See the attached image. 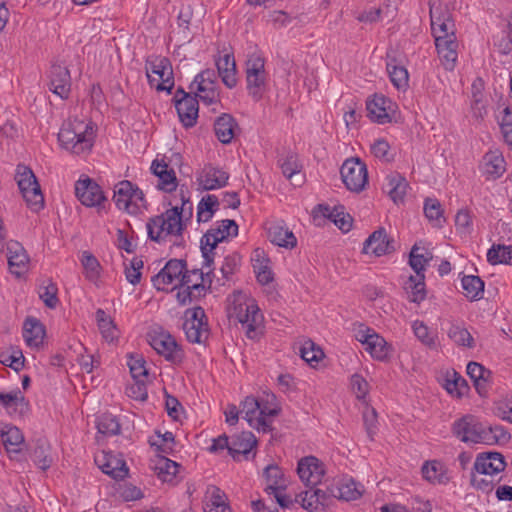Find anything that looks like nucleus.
<instances>
[{
    "instance_id": "54",
    "label": "nucleus",
    "mask_w": 512,
    "mask_h": 512,
    "mask_svg": "<svg viewBox=\"0 0 512 512\" xmlns=\"http://www.w3.org/2000/svg\"><path fill=\"white\" fill-rule=\"evenodd\" d=\"M444 210L441 203L435 198H426L424 202V214L429 221H434L436 226L441 227L445 222Z\"/></svg>"
},
{
    "instance_id": "22",
    "label": "nucleus",
    "mask_w": 512,
    "mask_h": 512,
    "mask_svg": "<svg viewBox=\"0 0 512 512\" xmlns=\"http://www.w3.org/2000/svg\"><path fill=\"white\" fill-rule=\"evenodd\" d=\"M266 231L268 239L277 246L293 249L297 245V238L283 221L267 223Z\"/></svg>"
},
{
    "instance_id": "25",
    "label": "nucleus",
    "mask_w": 512,
    "mask_h": 512,
    "mask_svg": "<svg viewBox=\"0 0 512 512\" xmlns=\"http://www.w3.org/2000/svg\"><path fill=\"white\" fill-rule=\"evenodd\" d=\"M229 174L221 168L207 165L203 168L199 177V183L204 190H215L225 187L228 183Z\"/></svg>"
},
{
    "instance_id": "18",
    "label": "nucleus",
    "mask_w": 512,
    "mask_h": 512,
    "mask_svg": "<svg viewBox=\"0 0 512 512\" xmlns=\"http://www.w3.org/2000/svg\"><path fill=\"white\" fill-rule=\"evenodd\" d=\"M6 256L9 270L13 275L20 277L28 271L29 257L21 243L9 241Z\"/></svg>"
},
{
    "instance_id": "20",
    "label": "nucleus",
    "mask_w": 512,
    "mask_h": 512,
    "mask_svg": "<svg viewBox=\"0 0 512 512\" xmlns=\"http://www.w3.org/2000/svg\"><path fill=\"white\" fill-rule=\"evenodd\" d=\"M185 269V260L170 259L159 273L152 277V282L157 290H165V286L179 279Z\"/></svg>"
},
{
    "instance_id": "14",
    "label": "nucleus",
    "mask_w": 512,
    "mask_h": 512,
    "mask_svg": "<svg viewBox=\"0 0 512 512\" xmlns=\"http://www.w3.org/2000/svg\"><path fill=\"white\" fill-rule=\"evenodd\" d=\"M0 440L10 459L17 461L23 459L24 436L18 427L12 424L2 425Z\"/></svg>"
},
{
    "instance_id": "9",
    "label": "nucleus",
    "mask_w": 512,
    "mask_h": 512,
    "mask_svg": "<svg viewBox=\"0 0 512 512\" xmlns=\"http://www.w3.org/2000/svg\"><path fill=\"white\" fill-rule=\"evenodd\" d=\"M174 100L180 122L186 128L194 127L197 123L199 112L197 95L192 96L179 87L175 93Z\"/></svg>"
},
{
    "instance_id": "37",
    "label": "nucleus",
    "mask_w": 512,
    "mask_h": 512,
    "mask_svg": "<svg viewBox=\"0 0 512 512\" xmlns=\"http://www.w3.org/2000/svg\"><path fill=\"white\" fill-rule=\"evenodd\" d=\"M461 285L464 295L471 301L479 300L483 297L484 281L475 275H464L461 279Z\"/></svg>"
},
{
    "instance_id": "61",
    "label": "nucleus",
    "mask_w": 512,
    "mask_h": 512,
    "mask_svg": "<svg viewBox=\"0 0 512 512\" xmlns=\"http://www.w3.org/2000/svg\"><path fill=\"white\" fill-rule=\"evenodd\" d=\"M0 363L5 366H8L15 370L16 372L20 371L25 364V358L20 349L16 348L12 350L10 355H6L5 353L0 354Z\"/></svg>"
},
{
    "instance_id": "48",
    "label": "nucleus",
    "mask_w": 512,
    "mask_h": 512,
    "mask_svg": "<svg viewBox=\"0 0 512 512\" xmlns=\"http://www.w3.org/2000/svg\"><path fill=\"white\" fill-rule=\"evenodd\" d=\"M387 72L391 82L396 88L404 89L408 86V71L404 66L397 65L395 59L387 62Z\"/></svg>"
},
{
    "instance_id": "34",
    "label": "nucleus",
    "mask_w": 512,
    "mask_h": 512,
    "mask_svg": "<svg viewBox=\"0 0 512 512\" xmlns=\"http://www.w3.org/2000/svg\"><path fill=\"white\" fill-rule=\"evenodd\" d=\"M0 405L7 411L11 412L13 410L20 415H24L29 411V403L19 389L9 393H0Z\"/></svg>"
},
{
    "instance_id": "52",
    "label": "nucleus",
    "mask_w": 512,
    "mask_h": 512,
    "mask_svg": "<svg viewBox=\"0 0 512 512\" xmlns=\"http://www.w3.org/2000/svg\"><path fill=\"white\" fill-rule=\"evenodd\" d=\"M260 402L257 398L253 396H247L245 400L241 403V413L244 414V419L247 420L251 427L257 429V419L260 409Z\"/></svg>"
},
{
    "instance_id": "59",
    "label": "nucleus",
    "mask_w": 512,
    "mask_h": 512,
    "mask_svg": "<svg viewBox=\"0 0 512 512\" xmlns=\"http://www.w3.org/2000/svg\"><path fill=\"white\" fill-rule=\"evenodd\" d=\"M145 363L144 358L139 354L129 356L127 365L133 379L147 378L148 370L145 367Z\"/></svg>"
},
{
    "instance_id": "6",
    "label": "nucleus",
    "mask_w": 512,
    "mask_h": 512,
    "mask_svg": "<svg viewBox=\"0 0 512 512\" xmlns=\"http://www.w3.org/2000/svg\"><path fill=\"white\" fill-rule=\"evenodd\" d=\"M148 341L151 347L167 361L176 365L183 362L184 351L169 332L163 329L154 330L148 334Z\"/></svg>"
},
{
    "instance_id": "47",
    "label": "nucleus",
    "mask_w": 512,
    "mask_h": 512,
    "mask_svg": "<svg viewBox=\"0 0 512 512\" xmlns=\"http://www.w3.org/2000/svg\"><path fill=\"white\" fill-rule=\"evenodd\" d=\"M283 175L288 179L295 178V184H300L301 178L298 177L301 165L298 163V157L294 153H288L284 159L279 160Z\"/></svg>"
},
{
    "instance_id": "3",
    "label": "nucleus",
    "mask_w": 512,
    "mask_h": 512,
    "mask_svg": "<svg viewBox=\"0 0 512 512\" xmlns=\"http://www.w3.org/2000/svg\"><path fill=\"white\" fill-rule=\"evenodd\" d=\"M229 316L242 324L248 338L256 339L261 334L263 315L255 300L235 301Z\"/></svg>"
},
{
    "instance_id": "17",
    "label": "nucleus",
    "mask_w": 512,
    "mask_h": 512,
    "mask_svg": "<svg viewBox=\"0 0 512 512\" xmlns=\"http://www.w3.org/2000/svg\"><path fill=\"white\" fill-rule=\"evenodd\" d=\"M95 463L103 473L111 476L115 480H122L128 474L125 461L113 455L111 452H101V454L95 457Z\"/></svg>"
},
{
    "instance_id": "46",
    "label": "nucleus",
    "mask_w": 512,
    "mask_h": 512,
    "mask_svg": "<svg viewBox=\"0 0 512 512\" xmlns=\"http://www.w3.org/2000/svg\"><path fill=\"white\" fill-rule=\"evenodd\" d=\"M80 261L84 269L85 277L91 282H96L101 272V265L98 259L91 252L83 251Z\"/></svg>"
},
{
    "instance_id": "16",
    "label": "nucleus",
    "mask_w": 512,
    "mask_h": 512,
    "mask_svg": "<svg viewBox=\"0 0 512 512\" xmlns=\"http://www.w3.org/2000/svg\"><path fill=\"white\" fill-rule=\"evenodd\" d=\"M297 473L307 487H314L324 475L322 463L314 456H306L298 462Z\"/></svg>"
},
{
    "instance_id": "55",
    "label": "nucleus",
    "mask_w": 512,
    "mask_h": 512,
    "mask_svg": "<svg viewBox=\"0 0 512 512\" xmlns=\"http://www.w3.org/2000/svg\"><path fill=\"white\" fill-rule=\"evenodd\" d=\"M413 331L418 340L430 349H437V335L429 331V328L422 321L413 323Z\"/></svg>"
},
{
    "instance_id": "62",
    "label": "nucleus",
    "mask_w": 512,
    "mask_h": 512,
    "mask_svg": "<svg viewBox=\"0 0 512 512\" xmlns=\"http://www.w3.org/2000/svg\"><path fill=\"white\" fill-rule=\"evenodd\" d=\"M419 248L414 245L409 255V265L415 271L416 275H424L425 267L428 264L431 257H427L424 254L418 253Z\"/></svg>"
},
{
    "instance_id": "58",
    "label": "nucleus",
    "mask_w": 512,
    "mask_h": 512,
    "mask_svg": "<svg viewBox=\"0 0 512 512\" xmlns=\"http://www.w3.org/2000/svg\"><path fill=\"white\" fill-rule=\"evenodd\" d=\"M301 358L309 364L318 363L323 357L324 352L313 341L308 340L300 350Z\"/></svg>"
},
{
    "instance_id": "8",
    "label": "nucleus",
    "mask_w": 512,
    "mask_h": 512,
    "mask_svg": "<svg viewBox=\"0 0 512 512\" xmlns=\"http://www.w3.org/2000/svg\"><path fill=\"white\" fill-rule=\"evenodd\" d=\"M340 174L344 185L352 192H361L368 182L367 167L359 158L345 160Z\"/></svg>"
},
{
    "instance_id": "13",
    "label": "nucleus",
    "mask_w": 512,
    "mask_h": 512,
    "mask_svg": "<svg viewBox=\"0 0 512 512\" xmlns=\"http://www.w3.org/2000/svg\"><path fill=\"white\" fill-rule=\"evenodd\" d=\"M75 195L86 207L100 208L107 200L102 188L91 178L79 179L75 183Z\"/></svg>"
},
{
    "instance_id": "41",
    "label": "nucleus",
    "mask_w": 512,
    "mask_h": 512,
    "mask_svg": "<svg viewBox=\"0 0 512 512\" xmlns=\"http://www.w3.org/2000/svg\"><path fill=\"white\" fill-rule=\"evenodd\" d=\"M179 468L180 465L177 462L168 459L166 456H160L155 466L158 478L167 483L173 482Z\"/></svg>"
},
{
    "instance_id": "51",
    "label": "nucleus",
    "mask_w": 512,
    "mask_h": 512,
    "mask_svg": "<svg viewBox=\"0 0 512 512\" xmlns=\"http://www.w3.org/2000/svg\"><path fill=\"white\" fill-rule=\"evenodd\" d=\"M98 432L104 435H118L120 433L121 425L116 416L110 413H104L97 419Z\"/></svg>"
},
{
    "instance_id": "38",
    "label": "nucleus",
    "mask_w": 512,
    "mask_h": 512,
    "mask_svg": "<svg viewBox=\"0 0 512 512\" xmlns=\"http://www.w3.org/2000/svg\"><path fill=\"white\" fill-rule=\"evenodd\" d=\"M183 330L185 331L186 338L191 343H204L209 336V328L207 322H184Z\"/></svg>"
},
{
    "instance_id": "26",
    "label": "nucleus",
    "mask_w": 512,
    "mask_h": 512,
    "mask_svg": "<svg viewBox=\"0 0 512 512\" xmlns=\"http://www.w3.org/2000/svg\"><path fill=\"white\" fill-rule=\"evenodd\" d=\"M152 173L159 178L157 187L165 192H172L177 187L175 171L162 159H155L151 164Z\"/></svg>"
},
{
    "instance_id": "64",
    "label": "nucleus",
    "mask_w": 512,
    "mask_h": 512,
    "mask_svg": "<svg viewBox=\"0 0 512 512\" xmlns=\"http://www.w3.org/2000/svg\"><path fill=\"white\" fill-rule=\"evenodd\" d=\"M371 152L376 158L387 163L394 159L393 154L390 153V145L388 141L383 138L376 140L371 145Z\"/></svg>"
},
{
    "instance_id": "57",
    "label": "nucleus",
    "mask_w": 512,
    "mask_h": 512,
    "mask_svg": "<svg viewBox=\"0 0 512 512\" xmlns=\"http://www.w3.org/2000/svg\"><path fill=\"white\" fill-rule=\"evenodd\" d=\"M197 84V91L199 94H196L199 96L200 100L206 104L211 105L214 103L220 102V93L218 91L217 85L215 84Z\"/></svg>"
},
{
    "instance_id": "44",
    "label": "nucleus",
    "mask_w": 512,
    "mask_h": 512,
    "mask_svg": "<svg viewBox=\"0 0 512 512\" xmlns=\"http://www.w3.org/2000/svg\"><path fill=\"white\" fill-rule=\"evenodd\" d=\"M444 387L449 394L457 398L466 395L470 389L467 381L456 371H453L451 376L447 375Z\"/></svg>"
},
{
    "instance_id": "29",
    "label": "nucleus",
    "mask_w": 512,
    "mask_h": 512,
    "mask_svg": "<svg viewBox=\"0 0 512 512\" xmlns=\"http://www.w3.org/2000/svg\"><path fill=\"white\" fill-rule=\"evenodd\" d=\"M481 170L487 179H497L505 172V160L497 151L487 152L481 162Z\"/></svg>"
},
{
    "instance_id": "27",
    "label": "nucleus",
    "mask_w": 512,
    "mask_h": 512,
    "mask_svg": "<svg viewBox=\"0 0 512 512\" xmlns=\"http://www.w3.org/2000/svg\"><path fill=\"white\" fill-rule=\"evenodd\" d=\"M391 101L384 95H374L372 100L366 103L367 116L372 122L385 124L391 122V117L387 112L388 105Z\"/></svg>"
},
{
    "instance_id": "24",
    "label": "nucleus",
    "mask_w": 512,
    "mask_h": 512,
    "mask_svg": "<svg viewBox=\"0 0 512 512\" xmlns=\"http://www.w3.org/2000/svg\"><path fill=\"white\" fill-rule=\"evenodd\" d=\"M257 440L252 432H242L241 434L232 437L228 452L236 461L241 460V456L248 459L252 449L256 446Z\"/></svg>"
},
{
    "instance_id": "36",
    "label": "nucleus",
    "mask_w": 512,
    "mask_h": 512,
    "mask_svg": "<svg viewBox=\"0 0 512 512\" xmlns=\"http://www.w3.org/2000/svg\"><path fill=\"white\" fill-rule=\"evenodd\" d=\"M361 342L367 346L366 350L370 352L372 357L378 360H384L388 357L389 346L384 338L378 334L366 335Z\"/></svg>"
},
{
    "instance_id": "40",
    "label": "nucleus",
    "mask_w": 512,
    "mask_h": 512,
    "mask_svg": "<svg viewBox=\"0 0 512 512\" xmlns=\"http://www.w3.org/2000/svg\"><path fill=\"white\" fill-rule=\"evenodd\" d=\"M96 321L102 337L107 342L110 343L117 339V328L114 321L101 308L96 311Z\"/></svg>"
},
{
    "instance_id": "4",
    "label": "nucleus",
    "mask_w": 512,
    "mask_h": 512,
    "mask_svg": "<svg viewBox=\"0 0 512 512\" xmlns=\"http://www.w3.org/2000/svg\"><path fill=\"white\" fill-rule=\"evenodd\" d=\"M15 180L27 206L34 212L40 211L44 206V196L33 171L29 167L19 164Z\"/></svg>"
},
{
    "instance_id": "19",
    "label": "nucleus",
    "mask_w": 512,
    "mask_h": 512,
    "mask_svg": "<svg viewBox=\"0 0 512 512\" xmlns=\"http://www.w3.org/2000/svg\"><path fill=\"white\" fill-rule=\"evenodd\" d=\"M393 239L387 236L384 228L375 230L364 242L363 252L373 253L375 256L390 254L395 251Z\"/></svg>"
},
{
    "instance_id": "63",
    "label": "nucleus",
    "mask_w": 512,
    "mask_h": 512,
    "mask_svg": "<svg viewBox=\"0 0 512 512\" xmlns=\"http://www.w3.org/2000/svg\"><path fill=\"white\" fill-rule=\"evenodd\" d=\"M57 292V286L54 283L49 282L46 286L40 287L39 297L48 308L54 309L59 302Z\"/></svg>"
},
{
    "instance_id": "1",
    "label": "nucleus",
    "mask_w": 512,
    "mask_h": 512,
    "mask_svg": "<svg viewBox=\"0 0 512 512\" xmlns=\"http://www.w3.org/2000/svg\"><path fill=\"white\" fill-rule=\"evenodd\" d=\"M192 216V203L184 200L182 206H174L165 213L151 218L147 223L148 236L155 242H162L167 236H176L174 245L182 246V233L186 228L183 218L189 219Z\"/></svg>"
},
{
    "instance_id": "43",
    "label": "nucleus",
    "mask_w": 512,
    "mask_h": 512,
    "mask_svg": "<svg viewBox=\"0 0 512 512\" xmlns=\"http://www.w3.org/2000/svg\"><path fill=\"white\" fill-rule=\"evenodd\" d=\"M487 261L492 265H512V245L494 244L487 252Z\"/></svg>"
},
{
    "instance_id": "50",
    "label": "nucleus",
    "mask_w": 512,
    "mask_h": 512,
    "mask_svg": "<svg viewBox=\"0 0 512 512\" xmlns=\"http://www.w3.org/2000/svg\"><path fill=\"white\" fill-rule=\"evenodd\" d=\"M448 337L458 346L474 348L475 341L470 332L457 324H452L447 332Z\"/></svg>"
},
{
    "instance_id": "10",
    "label": "nucleus",
    "mask_w": 512,
    "mask_h": 512,
    "mask_svg": "<svg viewBox=\"0 0 512 512\" xmlns=\"http://www.w3.org/2000/svg\"><path fill=\"white\" fill-rule=\"evenodd\" d=\"M429 12L431 29L434 38L438 36H449L455 33V24L448 9L443 8L441 0H429Z\"/></svg>"
},
{
    "instance_id": "7",
    "label": "nucleus",
    "mask_w": 512,
    "mask_h": 512,
    "mask_svg": "<svg viewBox=\"0 0 512 512\" xmlns=\"http://www.w3.org/2000/svg\"><path fill=\"white\" fill-rule=\"evenodd\" d=\"M246 82L249 95L255 101L261 100L267 88L265 62L262 57L252 55L247 60Z\"/></svg>"
},
{
    "instance_id": "2",
    "label": "nucleus",
    "mask_w": 512,
    "mask_h": 512,
    "mask_svg": "<svg viewBox=\"0 0 512 512\" xmlns=\"http://www.w3.org/2000/svg\"><path fill=\"white\" fill-rule=\"evenodd\" d=\"M95 137L93 123L77 118L65 121L58 133L60 146L75 155L89 153L94 146Z\"/></svg>"
},
{
    "instance_id": "39",
    "label": "nucleus",
    "mask_w": 512,
    "mask_h": 512,
    "mask_svg": "<svg viewBox=\"0 0 512 512\" xmlns=\"http://www.w3.org/2000/svg\"><path fill=\"white\" fill-rule=\"evenodd\" d=\"M218 197L212 194L204 196L197 206V221L207 222L219 208Z\"/></svg>"
},
{
    "instance_id": "45",
    "label": "nucleus",
    "mask_w": 512,
    "mask_h": 512,
    "mask_svg": "<svg viewBox=\"0 0 512 512\" xmlns=\"http://www.w3.org/2000/svg\"><path fill=\"white\" fill-rule=\"evenodd\" d=\"M407 187L408 182L400 175H393L388 177L386 189L393 202L398 203L403 201Z\"/></svg>"
},
{
    "instance_id": "53",
    "label": "nucleus",
    "mask_w": 512,
    "mask_h": 512,
    "mask_svg": "<svg viewBox=\"0 0 512 512\" xmlns=\"http://www.w3.org/2000/svg\"><path fill=\"white\" fill-rule=\"evenodd\" d=\"M264 476L267 480L266 492L285 489L283 473L277 465H268L264 470Z\"/></svg>"
},
{
    "instance_id": "21",
    "label": "nucleus",
    "mask_w": 512,
    "mask_h": 512,
    "mask_svg": "<svg viewBox=\"0 0 512 512\" xmlns=\"http://www.w3.org/2000/svg\"><path fill=\"white\" fill-rule=\"evenodd\" d=\"M435 45L444 68L448 71H452L457 61L456 49L458 43L455 33H450L447 37H436Z\"/></svg>"
},
{
    "instance_id": "5",
    "label": "nucleus",
    "mask_w": 512,
    "mask_h": 512,
    "mask_svg": "<svg viewBox=\"0 0 512 512\" xmlns=\"http://www.w3.org/2000/svg\"><path fill=\"white\" fill-rule=\"evenodd\" d=\"M113 201L118 209L136 215L141 208H146L143 191L128 180L120 181L114 188Z\"/></svg>"
},
{
    "instance_id": "15",
    "label": "nucleus",
    "mask_w": 512,
    "mask_h": 512,
    "mask_svg": "<svg viewBox=\"0 0 512 512\" xmlns=\"http://www.w3.org/2000/svg\"><path fill=\"white\" fill-rule=\"evenodd\" d=\"M507 463L500 452L488 451L479 453L473 465V471L484 475L498 474L505 470Z\"/></svg>"
},
{
    "instance_id": "42",
    "label": "nucleus",
    "mask_w": 512,
    "mask_h": 512,
    "mask_svg": "<svg viewBox=\"0 0 512 512\" xmlns=\"http://www.w3.org/2000/svg\"><path fill=\"white\" fill-rule=\"evenodd\" d=\"M483 432L484 444L487 445L505 444L511 438L505 428L500 425H487L483 423Z\"/></svg>"
},
{
    "instance_id": "23",
    "label": "nucleus",
    "mask_w": 512,
    "mask_h": 512,
    "mask_svg": "<svg viewBox=\"0 0 512 512\" xmlns=\"http://www.w3.org/2000/svg\"><path fill=\"white\" fill-rule=\"evenodd\" d=\"M49 88L60 98H68L71 88V76L66 66L53 65L51 67Z\"/></svg>"
},
{
    "instance_id": "60",
    "label": "nucleus",
    "mask_w": 512,
    "mask_h": 512,
    "mask_svg": "<svg viewBox=\"0 0 512 512\" xmlns=\"http://www.w3.org/2000/svg\"><path fill=\"white\" fill-rule=\"evenodd\" d=\"M279 411L276 408H270L267 402H260V409L257 419V429L263 432L271 430V421L267 417L278 415Z\"/></svg>"
},
{
    "instance_id": "12",
    "label": "nucleus",
    "mask_w": 512,
    "mask_h": 512,
    "mask_svg": "<svg viewBox=\"0 0 512 512\" xmlns=\"http://www.w3.org/2000/svg\"><path fill=\"white\" fill-rule=\"evenodd\" d=\"M147 77L151 86H154V82H157L155 87L158 91L171 93L174 87V78L169 59L161 58L159 61L151 63L147 70Z\"/></svg>"
},
{
    "instance_id": "33",
    "label": "nucleus",
    "mask_w": 512,
    "mask_h": 512,
    "mask_svg": "<svg viewBox=\"0 0 512 512\" xmlns=\"http://www.w3.org/2000/svg\"><path fill=\"white\" fill-rule=\"evenodd\" d=\"M422 476L432 484H447L450 481L446 467L439 461H427L421 468Z\"/></svg>"
},
{
    "instance_id": "56",
    "label": "nucleus",
    "mask_w": 512,
    "mask_h": 512,
    "mask_svg": "<svg viewBox=\"0 0 512 512\" xmlns=\"http://www.w3.org/2000/svg\"><path fill=\"white\" fill-rule=\"evenodd\" d=\"M31 459L40 469L47 470L52 463V458L48 454V446L40 440L37 441L31 452Z\"/></svg>"
},
{
    "instance_id": "49",
    "label": "nucleus",
    "mask_w": 512,
    "mask_h": 512,
    "mask_svg": "<svg viewBox=\"0 0 512 512\" xmlns=\"http://www.w3.org/2000/svg\"><path fill=\"white\" fill-rule=\"evenodd\" d=\"M211 496V504H206L205 512H230V506L227 504V497L225 493L218 487L212 486L209 489Z\"/></svg>"
},
{
    "instance_id": "28",
    "label": "nucleus",
    "mask_w": 512,
    "mask_h": 512,
    "mask_svg": "<svg viewBox=\"0 0 512 512\" xmlns=\"http://www.w3.org/2000/svg\"><path fill=\"white\" fill-rule=\"evenodd\" d=\"M46 330L41 321L35 317H27L23 324V338L29 347L38 348L43 344Z\"/></svg>"
},
{
    "instance_id": "11",
    "label": "nucleus",
    "mask_w": 512,
    "mask_h": 512,
    "mask_svg": "<svg viewBox=\"0 0 512 512\" xmlns=\"http://www.w3.org/2000/svg\"><path fill=\"white\" fill-rule=\"evenodd\" d=\"M452 433L462 442L483 443V423L478 422L473 415H465L452 425Z\"/></svg>"
},
{
    "instance_id": "35",
    "label": "nucleus",
    "mask_w": 512,
    "mask_h": 512,
    "mask_svg": "<svg viewBox=\"0 0 512 512\" xmlns=\"http://www.w3.org/2000/svg\"><path fill=\"white\" fill-rule=\"evenodd\" d=\"M404 289L410 302L421 303L426 298L425 275H411L405 283Z\"/></svg>"
},
{
    "instance_id": "30",
    "label": "nucleus",
    "mask_w": 512,
    "mask_h": 512,
    "mask_svg": "<svg viewBox=\"0 0 512 512\" xmlns=\"http://www.w3.org/2000/svg\"><path fill=\"white\" fill-rule=\"evenodd\" d=\"M238 124L235 118L228 113H223L214 122V131L217 139L223 144L231 143Z\"/></svg>"
},
{
    "instance_id": "31",
    "label": "nucleus",
    "mask_w": 512,
    "mask_h": 512,
    "mask_svg": "<svg viewBox=\"0 0 512 512\" xmlns=\"http://www.w3.org/2000/svg\"><path fill=\"white\" fill-rule=\"evenodd\" d=\"M361 485L356 483L353 479H344L336 485H332L329 489L330 495L333 498L352 501L361 497Z\"/></svg>"
},
{
    "instance_id": "32",
    "label": "nucleus",
    "mask_w": 512,
    "mask_h": 512,
    "mask_svg": "<svg viewBox=\"0 0 512 512\" xmlns=\"http://www.w3.org/2000/svg\"><path fill=\"white\" fill-rule=\"evenodd\" d=\"M216 66L223 84L229 89L234 88L237 84L234 56L225 54L216 61Z\"/></svg>"
}]
</instances>
